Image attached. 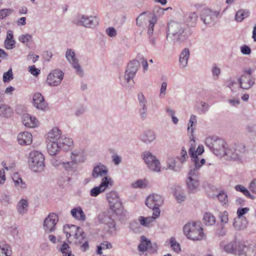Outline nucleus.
Segmentation results:
<instances>
[{
  "mask_svg": "<svg viewBox=\"0 0 256 256\" xmlns=\"http://www.w3.org/2000/svg\"><path fill=\"white\" fill-rule=\"evenodd\" d=\"M190 54V50L188 48H184L182 51L179 56V64L180 68H183L187 66Z\"/></svg>",
  "mask_w": 256,
  "mask_h": 256,
  "instance_id": "obj_29",
  "label": "nucleus"
},
{
  "mask_svg": "<svg viewBox=\"0 0 256 256\" xmlns=\"http://www.w3.org/2000/svg\"><path fill=\"white\" fill-rule=\"evenodd\" d=\"M180 160L182 164L186 161V159L188 158V156L187 154V152L184 147H182V150L180 152Z\"/></svg>",
  "mask_w": 256,
  "mask_h": 256,
  "instance_id": "obj_62",
  "label": "nucleus"
},
{
  "mask_svg": "<svg viewBox=\"0 0 256 256\" xmlns=\"http://www.w3.org/2000/svg\"><path fill=\"white\" fill-rule=\"evenodd\" d=\"M4 254V256H11L12 250L10 245L5 242H0V254Z\"/></svg>",
  "mask_w": 256,
  "mask_h": 256,
  "instance_id": "obj_42",
  "label": "nucleus"
},
{
  "mask_svg": "<svg viewBox=\"0 0 256 256\" xmlns=\"http://www.w3.org/2000/svg\"><path fill=\"white\" fill-rule=\"evenodd\" d=\"M166 243H168V244H170L172 248L176 252H178L180 251V244L177 242L176 238L174 237H172L170 240L166 242Z\"/></svg>",
  "mask_w": 256,
  "mask_h": 256,
  "instance_id": "obj_43",
  "label": "nucleus"
},
{
  "mask_svg": "<svg viewBox=\"0 0 256 256\" xmlns=\"http://www.w3.org/2000/svg\"><path fill=\"white\" fill-rule=\"evenodd\" d=\"M14 10L11 8H4L0 10V19L2 20L10 16Z\"/></svg>",
  "mask_w": 256,
  "mask_h": 256,
  "instance_id": "obj_54",
  "label": "nucleus"
},
{
  "mask_svg": "<svg viewBox=\"0 0 256 256\" xmlns=\"http://www.w3.org/2000/svg\"><path fill=\"white\" fill-rule=\"evenodd\" d=\"M76 164L72 160L71 162H64L62 164V168L68 172H74L76 168Z\"/></svg>",
  "mask_w": 256,
  "mask_h": 256,
  "instance_id": "obj_46",
  "label": "nucleus"
},
{
  "mask_svg": "<svg viewBox=\"0 0 256 256\" xmlns=\"http://www.w3.org/2000/svg\"><path fill=\"white\" fill-rule=\"evenodd\" d=\"M32 141V136L31 133L24 132L18 136V142L22 146L30 145Z\"/></svg>",
  "mask_w": 256,
  "mask_h": 256,
  "instance_id": "obj_25",
  "label": "nucleus"
},
{
  "mask_svg": "<svg viewBox=\"0 0 256 256\" xmlns=\"http://www.w3.org/2000/svg\"><path fill=\"white\" fill-rule=\"evenodd\" d=\"M225 141L222 138H216L214 142H213V148L212 150L214 154L218 156H224L226 149L225 147Z\"/></svg>",
  "mask_w": 256,
  "mask_h": 256,
  "instance_id": "obj_19",
  "label": "nucleus"
},
{
  "mask_svg": "<svg viewBox=\"0 0 256 256\" xmlns=\"http://www.w3.org/2000/svg\"><path fill=\"white\" fill-rule=\"evenodd\" d=\"M192 150L194 155L198 157V155H200L203 154L204 152V146L202 145H200L198 146V148H197L196 150H195V148L193 146H190L188 150V153L190 155V150Z\"/></svg>",
  "mask_w": 256,
  "mask_h": 256,
  "instance_id": "obj_52",
  "label": "nucleus"
},
{
  "mask_svg": "<svg viewBox=\"0 0 256 256\" xmlns=\"http://www.w3.org/2000/svg\"><path fill=\"white\" fill-rule=\"evenodd\" d=\"M219 201L222 204H226L228 202L227 194L224 190H221L217 196Z\"/></svg>",
  "mask_w": 256,
  "mask_h": 256,
  "instance_id": "obj_49",
  "label": "nucleus"
},
{
  "mask_svg": "<svg viewBox=\"0 0 256 256\" xmlns=\"http://www.w3.org/2000/svg\"><path fill=\"white\" fill-rule=\"evenodd\" d=\"M240 52L244 55H249L251 54L252 50L250 46L246 44L242 45L240 48Z\"/></svg>",
  "mask_w": 256,
  "mask_h": 256,
  "instance_id": "obj_64",
  "label": "nucleus"
},
{
  "mask_svg": "<svg viewBox=\"0 0 256 256\" xmlns=\"http://www.w3.org/2000/svg\"><path fill=\"white\" fill-rule=\"evenodd\" d=\"M112 248V244L108 242H104L102 243L100 245L97 246L96 254H102V250L110 249Z\"/></svg>",
  "mask_w": 256,
  "mask_h": 256,
  "instance_id": "obj_47",
  "label": "nucleus"
},
{
  "mask_svg": "<svg viewBox=\"0 0 256 256\" xmlns=\"http://www.w3.org/2000/svg\"><path fill=\"white\" fill-rule=\"evenodd\" d=\"M58 222V216L54 212L50 213L44 220L43 228L46 233L54 232L56 230V225Z\"/></svg>",
  "mask_w": 256,
  "mask_h": 256,
  "instance_id": "obj_13",
  "label": "nucleus"
},
{
  "mask_svg": "<svg viewBox=\"0 0 256 256\" xmlns=\"http://www.w3.org/2000/svg\"><path fill=\"white\" fill-rule=\"evenodd\" d=\"M18 40L22 44L29 42L32 39V35L30 34H22L18 36Z\"/></svg>",
  "mask_w": 256,
  "mask_h": 256,
  "instance_id": "obj_56",
  "label": "nucleus"
},
{
  "mask_svg": "<svg viewBox=\"0 0 256 256\" xmlns=\"http://www.w3.org/2000/svg\"><path fill=\"white\" fill-rule=\"evenodd\" d=\"M16 42L14 40H6L4 41V47L7 50H12L15 47Z\"/></svg>",
  "mask_w": 256,
  "mask_h": 256,
  "instance_id": "obj_58",
  "label": "nucleus"
},
{
  "mask_svg": "<svg viewBox=\"0 0 256 256\" xmlns=\"http://www.w3.org/2000/svg\"><path fill=\"white\" fill-rule=\"evenodd\" d=\"M152 220V218H150V216L146 218L140 216L138 219L139 223H140L142 226L145 227H148Z\"/></svg>",
  "mask_w": 256,
  "mask_h": 256,
  "instance_id": "obj_48",
  "label": "nucleus"
},
{
  "mask_svg": "<svg viewBox=\"0 0 256 256\" xmlns=\"http://www.w3.org/2000/svg\"><path fill=\"white\" fill-rule=\"evenodd\" d=\"M59 250L63 254V256H74L72 254L70 248L66 242H64Z\"/></svg>",
  "mask_w": 256,
  "mask_h": 256,
  "instance_id": "obj_44",
  "label": "nucleus"
},
{
  "mask_svg": "<svg viewBox=\"0 0 256 256\" xmlns=\"http://www.w3.org/2000/svg\"><path fill=\"white\" fill-rule=\"evenodd\" d=\"M28 202L26 199H21L16 204V210L20 215L26 214L28 210Z\"/></svg>",
  "mask_w": 256,
  "mask_h": 256,
  "instance_id": "obj_32",
  "label": "nucleus"
},
{
  "mask_svg": "<svg viewBox=\"0 0 256 256\" xmlns=\"http://www.w3.org/2000/svg\"><path fill=\"white\" fill-rule=\"evenodd\" d=\"M96 222L106 225L108 228V232L110 234H116L117 230L116 224L113 220L106 212H100L97 216Z\"/></svg>",
  "mask_w": 256,
  "mask_h": 256,
  "instance_id": "obj_9",
  "label": "nucleus"
},
{
  "mask_svg": "<svg viewBox=\"0 0 256 256\" xmlns=\"http://www.w3.org/2000/svg\"><path fill=\"white\" fill-rule=\"evenodd\" d=\"M72 216L76 220L80 221H85L86 216L81 206H78L72 208L70 210Z\"/></svg>",
  "mask_w": 256,
  "mask_h": 256,
  "instance_id": "obj_28",
  "label": "nucleus"
},
{
  "mask_svg": "<svg viewBox=\"0 0 256 256\" xmlns=\"http://www.w3.org/2000/svg\"><path fill=\"white\" fill-rule=\"evenodd\" d=\"M170 34L174 43L181 44L192 34V31L184 24L170 22L168 24L166 38Z\"/></svg>",
  "mask_w": 256,
  "mask_h": 256,
  "instance_id": "obj_1",
  "label": "nucleus"
},
{
  "mask_svg": "<svg viewBox=\"0 0 256 256\" xmlns=\"http://www.w3.org/2000/svg\"><path fill=\"white\" fill-rule=\"evenodd\" d=\"M199 185L200 182L198 178H188L186 180V186L189 192H196Z\"/></svg>",
  "mask_w": 256,
  "mask_h": 256,
  "instance_id": "obj_31",
  "label": "nucleus"
},
{
  "mask_svg": "<svg viewBox=\"0 0 256 256\" xmlns=\"http://www.w3.org/2000/svg\"><path fill=\"white\" fill-rule=\"evenodd\" d=\"M198 16L196 12L186 14L184 16V21L189 26L194 27L196 25Z\"/></svg>",
  "mask_w": 256,
  "mask_h": 256,
  "instance_id": "obj_33",
  "label": "nucleus"
},
{
  "mask_svg": "<svg viewBox=\"0 0 256 256\" xmlns=\"http://www.w3.org/2000/svg\"><path fill=\"white\" fill-rule=\"evenodd\" d=\"M190 156L192 161L194 163V168H192L189 172L188 178H198L199 175L198 171L200 168L205 164L206 160L204 158H202L200 160L199 158L194 155L192 150H190Z\"/></svg>",
  "mask_w": 256,
  "mask_h": 256,
  "instance_id": "obj_11",
  "label": "nucleus"
},
{
  "mask_svg": "<svg viewBox=\"0 0 256 256\" xmlns=\"http://www.w3.org/2000/svg\"><path fill=\"white\" fill-rule=\"evenodd\" d=\"M12 114V110L6 104L0 105V116L4 118H10Z\"/></svg>",
  "mask_w": 256,
  "mask_h": 256,
  "instance_id": "obj_37",
  "label": "nucleus"
},
{
  "mask_svg": "<svg viewBox=\"0 0 256 256\" xmlns=\"http://www.w3.org/2000/svg\"><path fill=\"white\" fill-rule=\"evenodd\" d=\"M28 162L30 166L34 172H40L45 166L44 156L38 151H32L30 154Z\"/></svg>",
  "mask_w": 256,
  "mask_h": 256,
  "instance_id": "obj_3",
  "label": "nucleus"
},
{
  "mask_svg": "<svg viewBox=\"0 0 256 256\" xmlns=\"http://www.w3.org/2000/svg\"><path fill=\"white\" fill-rule=\"evenodd\" d=\"M158 248L156 243L152 242L144 236L141 237V242L138 246V249L140 252L147 251L150 254H154L157 252Z\"/></svg>",
  "mask_w": 256,
  "mask_h": 256,
  "instance_id": "obj_17",
  "label": "nucleus"
},
{
  "mask_svg": "<svg viewBox=\"0 0 256 256\" xmlns=\"http://www.w3.org/2000/svg\"><path fill=\"white\" fill-rule=\"evenodd\" d=\"M73 22L78 26L92 28L98 24V22L96 16L78 15L74 19Z\"/></svg>",
  "mask_w": 256,
  "mask_h": 256,
  "instance_id": "obj_10",
  "label": "nucleus"
},
{
  "mask_svg": "<svg viewBox=\"0 0 256 256\" xmlns=\"http://www.w3.org/2000/svg\"><path fill=\"white\" fill-rule=\"evenodd\" d=\"M129 227L130 229L134 232H138L140 228L138 221L134 220L132 221L130 224Z\"/></svg>",
  "mask_w": 256,
  "mask_h": 256,
  "instance_id": "obj_59",
  "label": "nucleus"
},
{
  "mask_svg": "<svg viewBox=\"0 0 256 256\" xmlns=\"http://www.w3.org/2000/svg\"><path fill=\"white\" fill-rule=\"evenodd\" d=\"M12 179L16 187L20 188H26V183L23 182L22 178L20 176L17 172L14 174L12 176Z\"/></svg>",
  "mask_w": 256,
  "mask_h": 256,
  "instance_id": "obj_39",
  "label": "nucleus"
},
{
  "mask_svg": "<svg viewBox=\"0 0 256 256\" xmlns=\"http://www.w3.org/2000/svg\"><path fill=\"white\" fill-rule=\"evenodd\" d=\"M248 221L246 218L238 220L235 218L233 222V226L236 230H244L247 227Z\"/></svg>",
  "mask_w": 256,
  "mask_h": 256,
  "instance_id": "obj_35",
  "label": "nucleus"
},
{
  "mask_svg": "<svg viewBox=\"0 0 256 256\" xmlns=\"http://www.w3.org/2000/svg\"><path fill=\"white\" fill-rule=\"evenodd\" d=\"M14 78L12 69L10 68L3 74V81L4 83L8 82Z\"/></svg>",
  "mask_w": 256,
  "mask_h": 256,
  "instance_id": "obj_51",
  "label": "nucleus"
},
{
  "mask_svg": "<svg viewBox=\"0 0 256 256\" xmlns=\"http://www.w3.org/2000/svg\"><path fill=\"white\" fill-rule=\"evenodd\" d=\"M112 185V178L109 176H104L102 179L100 184L92 188L90 194L92 197L97 196L100 194L104 192L108 188L109 186Z\"/></svg>",
  "mask_w": 256,
  "mask_h": 256,
  "instance_id": "obj_14",
  "label": "nucleus"
},
{
  "mask_svg": "<svg viewBox=\"0 0 256 256\" xmlns=\"http://www.w3.org/2000/svg\"><path fill=\"white\" fill-rule=\"evenodd\" d=\"M139 67V61L136 60H134L128 64L124 75L123 76L124 81L122 82L120 80L121 84L122 86H126V84L130 81V80H133L136 76ZM120 78L121 80V77H120Z\"/></svg>",
  "mask_w": 256,
  "mask_h": 256,
  "instance_id": "obj_7",
  "label": "nucleus"
},
{
  "mask_svg": "<svg viewBox=\"0 0 256 256\" xmlns=\"http://www.w3.org/2000/svg\"><path fill=\"white\" fill-rule=\"evenodd\" d=\"M63 230L66 234L67 239L73 236L76 240V242L78 241L82 243V240L85 238V234L83 230L79 226L73 224H67L64 226Z\"/></svg>",
  "mask_w": 256,
  "mask_h": 256,
  "instance_id": "obj_6",
  "label": "nucleus"
},
{
  "mask_svg": "<svg viewBox=\"0 0 256 256\" xmlns=\"http://www.w3.org/2000/svg\"><path fill=\"white\" fill-rule=\"evenodd\" d=\"M28 71L34 76H38L40 72V70L37 68L34 65L28 67Z\"/></svg>",
  "mask_w": 256,
  "mask_h": 256,
  "instance_id": "obj_61",
  "label": "nucleus"
},
{
  "mask_svg": "<svg viewBox=\"0 0 256 256\" xmlns=\"http://www.w3.org/2000/svg\"><path fill=\"white\" fill-rule=\"evenodd\" d=\"M140 140L146 144H150L156 139L154 132L151 130H148L142 132L140 136Z\"/></svg>",
  "mask_w": 256,
  "mask_h": 256,
  "instance_id": "obj_30",
  "label": "nucleus"
},
{
  "mask_svg": "<svg viewBox=\"0 0 256 256\" xmlns=\"http://www.w3.org/2000/svg\"><path fill=\"white\" fill-rule=\"evenodd\" d=\"M183 231L188 239L194 241L202 240L204 237L202 227L195 222L186 224L184 226Z\"/></svg>",
  "mask_w": 256,
  "mask_h": 256,
  "instance_id": "obj_2",
  "label": "nucleus"
},
{
  "mask_svg": "<svg viewBox=\"0 0 256 256\" xmlns=\"http://www.w3.org/2000/svg\"><path fill=\"white\" fill-rule=\"evenodd\" d=\"M203 220L206 225L212 226L216 222V218L212 213L208 212L204 214Z\"/></svg>",
  "mask_w": 256,
  "mask_h": 256,
  "instance_id": "obj_40",
  "label": "nucleus"
},
{
  "mask_svg": "<svg viewBox=\"0 0 256 256\" xmlns=\"http://www.w3.org/2000/svg\"><path fill=\"white\" fill-rule=\"evenodd\" d=\"M60 136V130L57 127L54 128L48 132L46 140H58Z\"/></svg>",
  "mask_w": 256,
  "mask_h": 256,
  "instance_id": "obj_36",
  "label": "nucleus"
},
{
  "mask_svg": "<svg viewBox=\"0 0 256 256\" xmlns=\"http://www.w3.org/2000/svg\"><path fill=\"white\" fill-rule=\"evenodd\" d=\"M108 173V170L106 166L104 164L98 162L94 167L92 171V176L94 178L98 177L107 176Z\"/></svg>",
  "mask_w": 256,
  "mask_h": 256,
  "instance_id": "obj_21",
  "label": "nucleus"
},
{
  "mask_svg": "<svg viewBox=\"0 0 256 256\" xmlns=\"http://www.w3.org/2000/svg\"><path fill=\"white\" fill-rule=\"evenodd\" d=\"M22 122L28 128H35L38 126V121L36 118L28 114L23 115Z\"/></svg>",
  "mask_w": 256,
  "mask_h": 256,
  "instance_id": "obj_24",
  "label": "nucleus"
},
{
  "mask_svg": "<svg viewBox=\"0 0 256 256\" xmlns=\"http://www.w3.org/2000/svg\"><path fill=\"white\" fill-rule=\"evenodd\" d=\"M106 198L108 202L110 208L117 216H120L123 214V208L122 207V203L118 193L115 191L110 192L106 194Z\"/></svg>",
  "mask_w": 256,
  "mask_h": 256,
  "instance_id": "obj_8",
  "label": "nucleus"
},
{
  "mask_svg": "<svg viewBox=\"0 0 256 256\" xmlns=\"http://www.w3.org/2000/svg\"><path fill=\"white\" fill-rule=\"evenodd\" d=\"M196 124V116L192 114L191 115L189 122L188 124V132H190L192 133L194 132V128H192V126L194 124Z\"/></svg>",
  "mask_w": 256,
  "mask_h": 256,
  "instance_id": "obj_50",
  "label": "nucleus"
},
{
  "mask_svg": "<svg viewBox=\"0 0 256 256\" xmlns=\"http://www.w3.org/2000/svg\"><path fill=\"white\" fill-rule=\"evenodd\" d=\"M249 12L246 10H240L235 15V20L238 22H242L244 20L249 16Z\"/></svg>",
  "mask_w": 256,
  "mask_h": 256,
  "instance_id": "obj_38",
  "label": "nucleus"
},
{
  "mask_svg": "<svg viewBox=\"0 0 256 256\" xmlns=\"http://www.w3.org/2000/svg\"><path fill=\"white\" fill-rule=\"evenodd\" d=\"M71 159L76 164L84 161V154L82 150H75L72 152Z\"/></svg>",
  "mask_w": 256,
  "mask_h": 256,
  "instance_id": "obj_34",
  "label": "nucleus"
},
{
  "mask_svg": "<svg viewBox=\"0 0 256 256\" xmlns=\"http://www.w3.org/2000/svg\"><path fill=\"white\" fill-rule=\"evenodd\" d=\"M64 162L62 160L56 156L53 157L52 159V164L55 167H58L60 166L62 167Z\"/></svg>",
  "mask_w": 256,
  "mask_h": 256,
  "instance_id": "obj_60",
  "label": "nucleus"
},
{
  "mask_svg": "<svg viewBox=\"0 0 256 256\" xmlns=\"http://www.w3.org/2000/svg\"><path fill=\"white\" fill-rule=\"evenodd\" d=\"M64 73L59 69H55L48 74L46 83L50 86H58L64 78Z\"/></svg>",
  "mask_w": 256,
  "mask_h": 256,
  "instance_id": "obj_16",
  "label": "nucleus"
},
{
  "mask_svg": "<svg viewBox=\"0 0 256 256\" xmlns=\"http://www.w3.org/2000/svg\"><path fill=\"white\" fill-rule=\"evenodd\" d=\"M235 190L237 192L242 193L246 196L252 200L254 198V196L251 194L248 188L241 184H237L234 187Z\"/></svg>",
  "mask_w": 256,
  "mask_h": 256,
  "instance_id": "obj_41",
  "label": "nucleus"
},
{
  "mask_svg": "<svg viewBox=\"0 0 256 256\" xmlns=\"http://www.w3.org/2000/svg\"><path fill=\"white\" fill-rule=\"evenodd\" d=\"M142 158L148 168L154 172L160 171V164L155 156L150 152H145L142 154Z\"/></svg>",
  "mask_w": 256,
  "mask_h": 256,
  "instance_id": "obj_12",
  "label": "nucleus"
},
{
  "mask_svg": "<svg viewBox=\"0 0 256 256\" xmlns=\"http://www.w3.org/2000/svg\"><path fill=\"white\" fill-rule=\"evenodd\" d=\"M168 168L175 172H179L182 167L181 166H176V162L174 159L169 160V161L168 162Z\"/></svg>",
  "mask_w": 256,
  "mask_h": 256,
  "instance_id": "obj_55",
  "label": "nucleus"
},
{
  "mask_svg": "<svg viewBox=\"0 0 256 256\" xmlns=\"http://www.w3.org/2000/svg\"><path fill=\"white\" fill-rule=\"evenodd\" d=\"M32 103L34 106L38 110L46 111L48 108V103L45 101L42 94L40 92H36L34 94Z\"/></svg>",
  "mask_w": 256,
  "mask_h": 256,
  "instance_id": "obj_18",
  "label": "nucleus"
},
{
  "mask_svg": "<svg viewBox=\"0 0 256 256\" xmlns=\"http://www.w3.org/2000/svg\"><path fill=\"white\" fill-rule=\"evenodd\" d=\"M250 210L248 208H238L237 210L236 214H237V218L238 220L244 217V216Z\"/></svg>",
  "mask_w": 256,
  "mask_h": 256,
  "instance_id": "obj_53",
  "label": "nucleus"
},
{
  "mask_svg": "<svg viewBox=\"0 0 256 256\" xmlns=\"http://www.w3.org/2000/svg\"><path fill=\"white\" fill-rule=\"evenodd\" d=\"M245 152V146L242 144H234L226 148L224 156L229 160H240Z\"/></svg>",
  "mask_w": 256,
  "mask_h": 256,
  "instance_id": "obj_5",
  "label": "nucleus"
},
{
  "mask_svg": "<svg viewBox=\"0 0 256 256\" xmlns=\"http://www.w3.org/2000/svg\"><path fill=\"white\" fill-rule=\"evenodd\" d=\"M224 10L221 12L220 10H214L210 8L204 10L201 15L202 21L208 26H212L217 22V20L222 16Z\"/></svg>",
  "mask_w": 256,
  "mask_h": 256,
  "instance_id": "obj_4",
  "label": "nucleus"
},
{
  "mask_svg": "<svg viewBox=\"0 0 256 256\" xmlns=\"http://www.w3.org/2000/svg\"><path fill=\"white\" fill-rule=\"evenodd\" d=\"M157 18L156 16L154 14L149 21V24L148 29V36L152 35L154 33V28L155 24L156 23Z\"/></svg>",
  "mask_w": 256,
  "mask_h": 256,
  "instance_id": "obj_45",
  "label": "nucleus"
},
{
  "mask_svg": "<svg viewBox=\"0 0 256 256\" xmlns=\"http://www.w3.org/2000/svg\"><path fill=\"white\" fill-rule=\"evenodd\" d=\"M48 152L50 156H55L61 150L57 140H46Z\"/></svg>",
  "mask_w": 256,
  "mask_h": 256,
  "instance_id": "obj_26",
  "label": "nucleus"
},
{
  "mask_svg": "<svg viewBox=\"0 0 256 256\" xmlns=\"http://www.w3.org/2000/svg\"><path fill=\"white\" fill-rule=\"evenodd\" d=\"M224 250L228 254H238L239 256L242 255L243 250L240 248L239 244L235 241L231 242L224 246Z\"/></svg>",
  "mask_w": 256,
  "mask_h": 256,
  "instance_id": "obj_23",
  "label": "nucleus"
},
{
  "mask_svg": "<svg viewBox=\"0 0 256 256\" xmlns=\"http://www.w3.org/2000/svg\"><path fill=\"white\" fill-rule=\"evenodd\" d=\"M66 58L68 61L72 64V68L76 70V74L80 77H82L84 75V72L76 57L74 52L72 49H68L66 52Z\"/></svg>",
  "mask_w": 256,
  "mask_h": 256,
  "instance_id": "obj_15",
  "label": "nucleus"
},
{
  "mask_svg": "<svg viewBox=\"0 0 256 256\" xmlns=\"http://www.w3.org/2000/svg\"><path fill=\"white\" fill-rule=\"evenodd\" d=\"M57 141L61 150H67L73 144L72 140L65 136H60Z\"/></svg>",
  "mask_w": 256,
  "mask_h": 256,
  "instance_id": "obj_27",
  "label": "nucleus"
},
{
  "mask_svg": "<svg viewBox=\"0 0 256 256\" xmlns=\"http://www.w3.org/2000/svg\"><path fill=\"white\" fill-rule=\"evenodd\" d=\"M174 196L176 199L178 203L183 202L186 199V196L183 192L180 193L177 191H175L174 192Z\"/></svg>",
  "mask_w": 256,
  "mask_h": 256,
  "instance_id": "obj_57",
  "label": "nucleus"
},
{
  "mask_svg": "<svg viewBox=\"0 0 256 256\" xmlns=\"http://www.w3.org/2000/svg\"><path fill=\"white\" fill-rule=\"evenodd\" d=\"M212 72L214 78L216 79L218 78L220 73V70L214 64L212 66Z\"/></svg>",
  "mask_w": 256,
  "mask_h": 256,
  "instance_id": "obj_63",
  "label": "nucleus"
},
{
  "mask_svg": "<svg viewBox=\"0 0 256 256\" xmlns=\"http://www.w3.org/2000/svg\"><path fill=\"white\" fill-rule=\"evenodd\" d=\"M240 87L244 90L250 88L255 84V79L246 74H242L238 79Z\"/></svg>",
  "mask_w": 256,
  "mask_h": 256,
  "instance_id": "obj_22",
  "label": "nucleus"
},
{
  "mask_svg": "<svg viewBox=\"0 0 256 256\" xmlns=\"http://www.w3.org/2000/svg\"><path fill=\"white\" fill-rule=\"evenodd\" d=\"M163 198L158 194L150 195L146 200V204L149 208L160 206L163 204Z\"/></svg>",
  "mask_w": 256,
  "mask_h": 256,
  "instance_id": "obj_20",
  "label": "nucleus"
}]
</instances>
